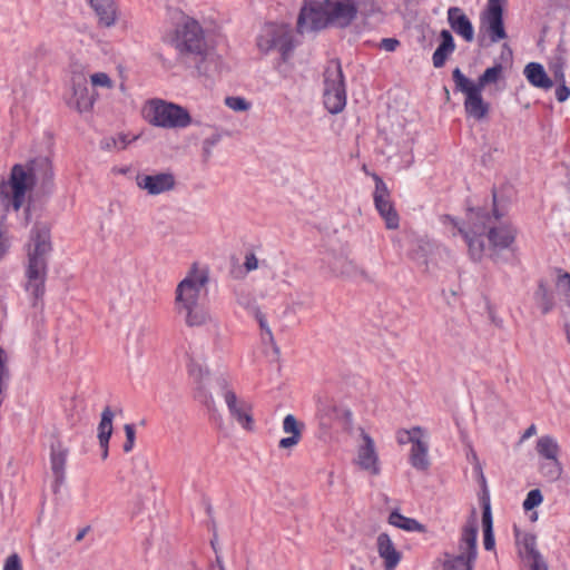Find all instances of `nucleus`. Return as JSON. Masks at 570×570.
I'll return each mask as SVG.
<instances>
[{"label": "nucleus", "mask_w": 570, "mask_h": 570, "mask_svg": "<svg viewBox=\"0 0 570 570\" xmlns=\"http://www.w3.org/2000/svg\"><path fill=\"white\" fill-rule=\"evenodd\" d=\"M499 216H490L480 210H471L468 217V226L461 227L451 216L444 217V224L458 228L463 236L471 257L480 261L485 253L484 239L489 242V247L493 249L510 248L517 235L515 228L508 223L497 225Z\"/></svg>", "instance_id": "1"}, {"label": "nucleus", "mask_w": 570, "mask_h": 570, "mask_svg": "<svg viewBox=\"0 0 570 570\" xmlns=\"http://www.w3.org/2000/svg\"><path fill=\"white\" fill-rule=\"evenodd\" d=\"M53 169L48 157H38L24 164H16L9 178L0 185V196L6 207L18 212L27 202L29 194L38 185L52 180Z\"/></svg>", "instance_id": "2"}, {"label": "nucleus", "mask_w": 570, "mask_h": 570, "mask_svg": "<svg viewBox=\"0 0 570 570\" xmlns=\"http://www.w3.org/2000/svg\"><path fill=\"white\" fill-rule=\"evenodd\" d=\"M208 279L207 271L194 264L176 287L175 311L188 327H199L212 322L210 313L200 303L207 294Z\"/></svg>", "instance_id": "3"}, {"label": "nucleus", "mask_w": 570, "mask_h": 570, "mask_svg": "<svg viewBox=\"0 0 570 570\" xmlns=\"http://www.w3.org/2000/svg\"><path fill=\"white\" fill-rule=\"evenodd\" d=\"M51 252L50 232L43 224H36L31 230L26 265L24 291L35 308L42 311L48 271V256Z\"/></svg>", "instance_id": "4"}, {"label": "nucleus", "mask_w": 570, "mask_h": 570, "mask_svg": "<svg viewBox=\"0 0 570 570\" xmlns=\"http://www.w3.org/2000/svg\"><path fill=\"white\" fill-rule=\"evenodd\" d=\"M169 42L180 57L204 58L208 46L202 26L194 18L181 14L175 29L166 35Z\"/></svg>", "instance_id": "5"}, {"label": "nucleus", "mask_w": 570, "mask_h": 570, "mask_svg": "<svg viewBox=\"0 0 570 570\" xmlns=\"http://www.w3.org/2000/svg\"><path fill=\"white\" fill-rule=\"evenodd\" d=\"M142 116L151 126L164 129H185L193 124V118L185 107L159 98L145 104Z\"/></svg>", "instance_id": "6"}, {"label": "nucleus", "mask_w": 570, "mask_h": 570, "mask_svg": "<svg viewBox=\"0 0 570 570\" xmlns=\"http://www.w3.org/2000/svg\"><path fill=\"white\" fill-rule=\"evenodd\" d=\"M323 99L331 114L341 112L346 105L344 77L338 61H330L325 68Z\"/></svg>", "instance_id": "7"}, {"label": "nucleus", "mask_w": 570, "mask_h": 570, "mask_svg": "<svg viewBox=\"0 0 570 570\" xmlns=\"http://www.w3.org/2000/svg\"><path fill=\"white\" fill-rule=\"evenodd\" d=\"M256 45L263 53L276 49L286 59L294 47L292 30L284 23H265L257 35Z\"/></svg>", "instance_id": "8"}, {"label": "nucleus", "mask_w": 570, "mask_h": 570, "mask_svg": "<svg viewBox=\"0 0 570 570\" xmlns=\"http://www.w3.org/2000/svg\"><path fill=\"white\" fill-rule=\"evenodd\" d=\"M455 90L464 94V110L468 116L481 120L489 112V104L483 100L481 88L474 86V81L468 78L460 68L452 72Z\"/></svg>", "instance_id": "9"}, {"label": "nucleus", "mask_w": 570, "mask_h": 570, "mask_svg": "<svg viewBox=\"0 0 570 570\" xmlns=\"http://www.w3.org/2000/svg\"><path fill=\"white\" fill-rule=\"evenodd\" d=\"M476 527L471 523L464 527L456 556L445 554L443 570H472L476 557Z\"/></svg>", "instance_id": "10"}, {"label": "nucleus", "mask_w": 570, "mask_h": 570, "mask_svg": "<svg viewBox=\"0 0 570 570\" xmlns=\"http://www.w3.org/2000/svg\"><path fill=\"white\" fill-rule=\"evenodd\" d=\"M332 24V18L327 10L325 0L323 2L308 0L301 9L297 29L301 33L318 30Z\"/></svg>", "instance_id": "11"}, {"label": "nucleus", "mask_w": 570, "mask_h": 570, "mask_svg": "<svg viewBox=\"0 0 570 570\" xmlns=\"http://www.w3.org/2000/svg\"><path fill=\"white\" fill-rule=\"evenodd\" d=\"M320 414L327 423H337L346 433L353 432V412L345 399L330 397L321 402Z\"/></svg>", "instance_id": "12"}, {"label": "nucleus", "mask_w": 570, "mask_h": 570, "mask_svg": "<svg viewBox=\"0 0 570 570\" xmlns=\"http://www.w3.org/2000/svg\"><path fill=\"white\" fill-rule=\"evenodd\" d=\"M233 422L242 429H254L253 403L244 394H219Z\"/></svg>", "instance_id": "13"}, {"label": "nucleus", "mask_w": 570, "mask_h": 570, "mask_svg": "<svg viewBox=\"0 0 570 570\" xmlns=\"http://www.w3.org/2000/svg\"><path fill=\"white\" fill-rule=\"evenodd\" d=\"M375 190L373 194L374 205L389 229H396L400 226V216L391 200L390 190L383 179L373 175Z\"/></svg>", "instance_id": "14"}, {"label": "nucleus", "mask_w": 570, "mask_h": 570, "mask_svg": "<svg viewBox=\"0 0 570 570\" xmlns=\"http://www.w3.org/2000/svg\"><path fill=\"white\" fill-rule=\"evenodd\" d=\"M188 373L199 389L219 391L228 389V380L224 373H210L200 358L191 356L188 362Z\"/></svg>", "instance_id": "15"}, {"label": "nucleus", "mask_w": 570, "mask_h": 570, "mask_svg": "<svg viewBox=\"0 0 570 570\" xmlns=\"http://www.w3.org/2000/svg\"><path fill=\"white\" fill-rule=\"evenodd\" d=\"M362 444L357 446L354 464L362 471L371 475H379L381 472L380 458L376 451L374 440L367 434L364 429H360Z\"/></svg>", "instance_id": "16"}, {"label": "nucleus", "mask_w": 570, "mask_h": 570, "mask_svg": "<svg viewBox=\"0 0 570 570\" xmlns=\"http://www.w3.org/2000/svg\"><path fill=\"white\" fill-rule=\"evenodd\" d=\"M136 185L149 196H158L171 191L176 187V178L169 171L138 174Z\"/></svg>", "instance_id": "17"}, {"label": "nucleus", "mask_w": 570, "mask_h": 570, "mask_svg": "<svg viewBox=\"0 0 570 570\" xmlns=\"http://www.w3.org/2000/svg\"><path fill=\"white\" fill-rule=\"evenodd\" d=\"M366 0H325L328 13L332 18V24L336 27H347L356 18L358 8Z\"/></svg>", "instance_id": "18"}, {"label": "nucleus", "mask_w": 570, "mask_h": 570, "mask_svg": "<svg viewBox=\"0 0 570 570\" xmlns=\"http://www.w3.org/2000/svg\"><path fill=\"white\" fill-rule=\"evenodd\" d=\"M71 96L67 105L78 112L90 111L97 99L96 94H91L87 87V80L83 76L73 75L71 78Z\"/></svg>", "instance_id": "19"}, {"label": "nucleus", "mask_w": 570, "mask_h": 570, "mask_svg": "<svg viewBox=\"0 0 570 570\" xmlns=\"http://www.w3.org/2000/svg\"><path fill=\"white\" fill-rule=\"evenodd\" d=\"M481 27L485 29L491 42H499L507 38L503 24L502 4H489L481 16Z\"/></svg>", "instance_id": "20"}, {"label": "nucleus", "mask_w": 570, "mask_h": 570, "mask_svg": "<svg viewBox=\"0 0 570 570\" xmlns=\"http://www.w3.org/2000/svg\"><path fill=\"white\" fill-rule=\"evenodd\" d=\"M87 2L94 10L99 26L111 28L116 24L119 10L115 0H87Z\"/></svg>", "instance_id": "21"}, {"label": "nucleus", "mask_w": 570, "mask_h": 570, "mask_svg": "<svg viewBox=\"0 0 570 570\" xmlns=\"http://www.w3.org/2000/svg\"><path fill=\"white\" fill-rule=\"evenodd\" d=\"M448 22L451 29L466 42L473 41L474 28L461 8L451 7L448 9Z\"/></svg>", "instance_id": "22"}, {"label": "nucleus", "mask_w": 570, "mask_h": 570, "mask_svg": "<svg viewBox=\"0 0 570 570\" xmlns=\"http://www.w3.org/2000/svg\"><path fill=\"white\" fill-rule=\"evenodd\" d=\"M376 550L383 560L385 570H394L402 559V553L396 549L387 533H380L377 535Z\"/></svg>", "instance_id": "23"}, {"label": "nucleus", "mask_w": 570, "mask_h": 570, "mask_svg": "<svg viewBox=\"0 0 570 570\" xmlns=\"http://www.w3.org/2000/svg\"><path fill=\"white\" fill-rule=\"evenodd\" d=\"M68 456V449L57 443L51 446V471L55 478L53 491L58 492L66 479V463Z\"/></svg>", "instance_id": "24"}, {"label": "nucleus", "mask_w": 570, "mask_h": 570, "mask_svg": "<svg viewBox=\"0 0 570 570\" xmlns=\"http://www.w3.org/2000/svg\"><path fill=\"white\" fill-rule=\"evenodd\" d=\"M303 428V423H299L293 414H287L283 420V431L289 436L281 439L278 448L292 449L296 446L302 438Z\"/></svg>", "instance_id": "25"}, {"label": "nucleus", "mask_w": 570, "mask_h": 570, "mask_svg": "<svg viewBox=\"0 0 570 570\" xmlns=\"http://www.w3.org/2000/svg\"><path fill=\"white\" fill-rule=\"evenodd\" d=\"M429 443L425 436H421L420 439H415V442L412 444L411 453H410V462L411 465L420 471H425L430 466L429 460Z\"/></svg>", "instance_id": "26"}, {"label": "nucleus", "mask_w": 570, "mask_h": 570, "mask_svg": "<svg viewBox=\"0 0 570 570\" xmlns=\"http://www.w3.org/2000/svg\"><path fill=\"white\" fill-rule=\"evenodd\" d=\"M441 43L432 56V62L435 68L444 66L448 57L455 50L454 39L449 30H442L440 32Z\"/></svg>", "instance_id": "27"}, {"label": "nucleus", "mask_w": 570, "mask_h": 570, "mask_svg": "<svg viewBox=\"0 0 570 570\" xmlns=\"http://www.w3.org/2000/svg\"><path fill=\"white\" fill-rule=\"evenodd\" d=\"M524 76L537 88L550 89L553 86V81L548 77L542 65L538 62L528 63L524 68Z\"/></svg>", "instance_id": "28"}, {"label": "nucleus", "mask_w": 570, "mask_h": 570, "mask_svg": "<svg viewBox=\"0 0 570 570\" xmlns=\"http://www.w3.org/2000/svg\"><path fill=\"white\" fill-rule=\"evenodd\" d=\"M535 451L543 460L558 459L560 455V446L551 435L540 436L535 444Z\"/></svg>", "instance_id": "29"}, {"label": "nucleus", "mask_w": 570, "mask_h": 570, "mask_svg": "<svg viewBox=\"0 0 570 570\" xmlns=\"http://www.w3.org/2000/svg\"><path fill=\"white\" fill-rule=\"evenodd\" d=\"M482 525H483V544L485 550H492L494 547V535L492 529V513L490 501L485 500L483 502V511H482Z\"/></svg>", "instance_id": "30"}, {"label": "nucleus", "mask_w": 570, "mask_h": 570, "mask_svg": "<svg viewBox=\"0 0 570 570\" xmlns=\"http://www.w3.org/2000/svg\"><path fill=\"white\" fill-rule=\"evenodd\" d=\"M539 471L541 475L549 482H556L561 478L563 473V466L559 458L543 460V462H541L539 465Z\"/></svg>", "instance_id": "31"}, {"label": "nucleus", "mask_w": 570, "mask_h": 570, "mask_svg": "<svg viewBox=\"0 0 570 570\" xmlns=\"http://www.w3.org/2000/svg\"><path fill=\"white\" fill-rule=\"evenodd\" d=\"M390 524L400 528L405 531H416L423 532L424 525L419 521L412 518H407L399 513L397 511H393L389 517Z\"/></svg>", "instance_id": "32"}, {"label": "nucleus", "mask_w": 570, "mask_h": 570, "mask_svg": "<svg viewBox=\"0 0 570 570\" xmlns=\"http://www.w3.org/2000/svg\"><path fill=\"white\" fill-rule=\"evenodd\" d=\"M114 412L109 406L105 407L101 413V420L98 425V441H109L112 434Z\"/></svg>", "instance_id": "33"}, {"label": "nucleus", "mask_w": 570, "mask_h": 570, "mask_svg": "<svg viewBox=\"0 0 570 570\" xmlns=\"http://www.w3.org/2000/svg\"><path fill=\"white\" fill-rule=\"evenodd\" d=\"M564 55L561 51L556 52V55L550 59L548 63L549 71L553 77V82H564Z\"/></svg>", "instance_id": "34"}, {"label": "nucleus", "mask_w": 570, "mask_h": 570, "mask_svg": "<svg viewBox=\"0 0 570 570\" xmlns=\"http://www.w3.org/2000/svg\"><path fill=\"white\" fill-rule=\"evenodd\" d=\"M503 72L502 65L498 63L493 67H490L484 70V72L479 77L478 81H474V86L484 89L487 85L497 82Z\"/></svg>", "instance_id": "35"}, {"label": "nucleus", "mask_w": 570, "mask_h": 570, "mask_svg": "<svg viewBox=\"0 0 570 570\" xmlns=\"http://www.w3.org/2000/svg\"><path fill=\"white\" fill-rule=\"evenodd\" d=\"M556 289L558 295L570 307V274L558 271L556 279Z\"/></svg>", "instance_id": "36"}, {"label": "nucleus", "mask_w": 570, "mask_h": 570, "mask_svg": "<svg viewBox=\"0 0 570 570\" xmlns=\"http://www.w3.org/2000/svg\"><path fill=\"white\" fill-rule=\"evenodd\" d=\"M332 273L336 276H347L353 269V263L346 257L340 256L328 261Z\"/></svg>", "instance_id": "37"}, {"label": "nucleus", "mask_w": 570, "mask_h": 570, "mask_svg": "<svg viewBox=\"0 0 570 570\" xmlns=\"http://www.w3.org/2000/svg\"><path fill=\"white\" fill-rule=\"evenodd\" d=\"M255 320L257 321L258 325H259V328H261V334H265L266 336H269V346L272 347L274 354L276 356L279 355V347L278 345L276 344V341L274 338V335H273V332L267 323V320H266V316L261 312V311H256L255 312Z\"/></svg>", "instance_id": "38"}, {"label": "nucleus", "mask_w": 570, "mask_h": 570, "mask_svg": "<svg viewBox=\"0 0 570 570\" xmlns=\"http://www.w3.org/2000/svg\"><path fill=\"white\" fill-rule=\"evenodd\" d=\"M90 83L95 89H107L110 90L115 87V81L106 72L99 71L94 72L89 76Z\"/></svg>", "instance_id": "39"}, {"label": "nucleus", "mask_w": 570, "mask_h": 570, "mask_svg": "<svg viewBox=\"0 0 570 570\" xmlns=\"http://www.w3.org/2000/svg\"><path fill=\"white\" fill-rule=\"evenodd\" d=\"M424 436V432L420 426L412 428L411 430H399L396 432V440L399 444L414 443L415 439Z\"/></svg>", "instance_id": "40"}, {"label": "nucleus", "mask_w": 570, "mask_h": 570, "mask_svg": "<svg viewBox=\"0 0 570 570\" xmlns=\"http://www.w3.org/2000/svg\"><path fill=\"white\" fill-rule=\"evenodd\" d=\"M535 297L538 301V304L542 311V313H548L552 308V299L549 294V291L543 284L539 285V288L535 293Z\"/></svg>", "instance_id": "41"}, {"label": "nucleus", "mask_w": 570, "mask_h": 570, "mask_svg": "<svg viewBox=\"0 0 570 570\" xmlns=\"http://www.w3.org/2000/svg\"><path fill=\"white\" fill-rule=\"evenodd\" d=\"M8 354L0 347V392L8 387L9 370H8Z\"/></svg>", "instance_id": "42"}, {"label": "nucleus", "mask_w": 570, "mask_h": 570, "mask_svg": "<svg viewBox=\"0 0 570 570\" xmlns=\"http://www.w3.org/2000/svg\"><path fill=\"white\" fill-rule=\"evenodd\" d=\"M225 105L234 111H247L250 108V102L238 96L226 97Z\"/></svg>", "instance_id": "43"}, {"label": "nucleus", "mask_w": 570, "mask_h": 570, "mask_svg": "<svg viewBox=\"0 0 570 570\" xmlns=\"http://www.w3.org/2000/svg\"><path fill=\"white\" fill-rule=\"evenodd\" d=\"M543 501V495L539 489H533L529 491L525 500L523 501V509L525 511H530L535 507L540 505Z\"/></svg>", "instance_id": "44"}, {"label": "nucleus", "mask_w": 570, "mask_h": 570, "mask_svg": "<svg viewBox=\"0 0 570 570\" xmlns=\"http://www.w3.org/2000/svg\"><path fill=\"white\" fill-rule=\"evenodd\" d=\"M146 333H147V327L145 325L139 326V328L135 333L137 356H140L144 352V337H145Z\"/></svg>", "instance_id": "45"}, {"label": "nucleus", "mask_w": 570, "mask_h": 570, "mask_svg": "<svg viewBox=\"0 0 570 570\" xmlns=\"http://www.w3.org/2000/svg\"><path fill=\"white\" fill-rule=\"evenodd\" d=\"M3 570H22L20 557L12 553L4 560Z\"/></svg>", "instance_id": "46"}, {"label": "nucleus", "mask_w": 570, "mask_h": 570, "mask_svg": "<svg viewBox=\"0 0 570 570\" xmlns=\"http://www.w3.org/2000/svg\"><path fill=\"white\" fill-rule=\"evenodd\" d=\"M126 442L124 444V451L130 452L135 443V429L131 424L125 425Z\"/></svg>", "instance_id": "47"}, {"label": "nucleus", "mask_w": 570, "mask_h": 570, "mask_svg": "<svg viewBox=\"0 0 570 570\" xmlns=\"http://www.w3.org/2000/svg\"><path fill=\"white\" fill-rule=\"evenodd\" d=\"M523 547L527 552V558L531 559L534 557V553H540L535 549V538L533 535H527L523 539Z\"/></svg>", "instance_id": "48"}, {"label": "nucleus", "mask_w": 570, "mask_h": 570, "mask_svg": "<svg viewBox=\"0 0 570 570\" xmlns=\"http://www.w3.org/2000/svg\"><path fill=\"white\" fill-rule=\"evenodd\" d=\"M556 98L559 102H564L570 97V88L564 82H557Z\"/></svg>", "instance_id": "49"}, {"label": "nucleus", "mask_w": 570, "mask_h": 570, "mask_svg": "<svg viewBox=\"0 0 570 570\" xmlns=\"http://www.w3.org/2000/svg\"><path fill=\"white\" fill-rule=\"evenodd\" d=\"M470 456H471V460H472V462L474 464V471L476 472V474H478L482 485L485 487L487 481H485V478H484V474H483L482 465H481V463L479 461V458H478L476 453L473 450L470 451Z\"/></svg>", "instance_id": "50"}, {"label": "nucleus", "mask_w": 570, "mask_h": 570, "mask_svg": "<svg viewBox=\"0 0 570 570\" xmlns=\"http://www.w3.org/2000/svg\"><path fill=\"white\" fill-rule=\"evenodd\" d=\"M134 139H135V137L130 138L126 134H118L117 136H114V140L117 142V144H115V149L116 150L125 149Z\"/></svg>", "instance_id": "51"}, {"label": "nucleus", "mask_w": 570, "mask_h": 570, "mask_svg": "<svg viewBox=\"0 0 570 570\" xmlns=\"http://www.w3.org/2000/svg\"><path fill=\"white\" fill-rule=\"evenodd\" d=\"M203 403L208 409V411L210 413V417L218 423L220 421V414L218 413V410H217V407L215 405L214 399L212 396L210 397H206L203 401Z\"/></svg>", "instance_id": "52"}, {"label": "nucleus", "mask_w": 570, "mask_h": 570, "mask_svg": "<svg viewBox=\"0 0 570 570\" xmlns=\"http://www.w3.org/2000/svg\"><path fill=\"white\" fill-rule=\"evenodd\" d=\"M530 560H531V564H530L531 570H548V566L544 562V560L542 559L540 553H534V557L531 558Z\"/></svg>", "instance_id": "53"}, {"label": "nucleus", "mask_w": 570, "mask_h": 570, "mask_svg": "<svg viewBox=\"0 0 570 570\" xmlns=\"http://www.w3.org/2000/svg\"><path fill=\"white\" fill-rule=\"evenodd\" d=\"M400 42L394 38H384L381 40V48L385 51L392 52L399 47Z\"/></svg>", "instance_id": "54"}, {"label": "nucleus", "mask_w": 570, "mask_h": 570, "mask_svg": "<svg viewBox=\"0 0 570 570\" xmlns=\"http://www.w3.org/2000/svg\"><path fill=\"white\" fill-rule=\"evenodd\" d=\"M244 266L247 272L257 269L258 259L256 258V256L253 253L246 255Z\"/></svg>", "instance_id": "55"}, {"label": "nucleus", "mask_w": 570, "mask_h": 570, "mask_svg": "<svg viewBox=\"0 0 570 570\" xmlns=\"http://www.w3.org/2000/svg\"><path fill=\"white\" fill-rule=\"evenodd\" d=\"M9 249V239L4 232L0 228V259L4 257Z\"/></svg>", "instance_id": "56"}, {"label": "nucleus", "mask_w": 570, "mask_h": 570, "mask_svg": "<svg viewBox=\"0 0 570 570\" xmlns=\"http://www.w3.org/2000/svg\"><path fill=\"white\" fill-rule=\"evenodd\" d=\"M115 144L117 142L114 140V137H107L101 141V148L107 150H114Z\"/></svg>", "instance_id": "57"}, {"label": "nucleus", "mask_w": 570, "mask_h": 570, "mask_svg": "<svg viewBox=\"0 0 570 570\" xmlns=\"http://www.w3.org/2000/svg\"><path fill=\"white\" fill-rule=\"evenodd\" d=\"M108 445H109V441H99V446L101 449V459L102 460H106L108 458Z\"/></svg>", "instance_id": "58"}, {"label": "nucleus", "mask_w": 570, "mask_h": 570, "mask_svg": "<svg viewBox=\"0 0 570 570\" xmlns=\"http://www.w3.org/2000/svg\"><path fill=\"white\" fill-rule=\"evenodd\" d=\"M537 433V428L534 424H531L523 433L522 435V440L524 439H529L531 436H533L534 434Z\"/></svg>", "instance_id": "59"}, {"label": "nucleus", "mask_w": 570, "mask_h": 570, "mask_svg": "<svg viewBox=\"0 0 570 570\" xmlns=\"http://www.w3.org/2000/svg\"><path fill=\"white\" fill-rule=\"evenodd\" d=\"M215 563H216L218 570H226L223 558L219 554H216Z\"/></svg>", "instance_id": "60"}, {"label": "nucleus", "mask_w": 570, "mask_h": 570, "mask_svg": "<svg viewBox=\"0 0 570 570\" xmlns=\"http://www.w3.org/2000/svg\"><path fill=\"white\" fill-rule=\"evenodd\" d=\"M564 327H566L567 340L570 343V321H566Z\"/></svg>", "instance_id": "61"}, {"label": "nucleus", "mask_w": 570, "mask_h": 570, "mask_svg": "<svg viewBox=\"0 0 570 570\" xmlns=\"http://www.w3.org/2000/svg\"><path fill=\"white\" fill-rule=\"evenodd\" d=\"M86 531H87L86 529H82L80 532H78V534L76 535V541L82 540V538L86 534Z\"/></svg>", "instance_id": "62"}, {"label": "nucleus", "mask_w": 570, "mask_h": 570, "mask_svg": "<svg viewBox=\"0 0 570 570\" xmlns=\"http://www.w3.org/2000/svg\"><path fill=\"white\" fill-rule=\"evenodd\" d=\"M262 342L266 345H269V336H266L265 334H261Z\"/></svg>", "instance_id": "63"}, {"label": "nucleus", "mask_w": 570, "mask_h": 570, "mask_svg": "<svg viewBox=\"0 0 570 570\" xmlns=\"http://www.w3.org/2000/svg\"><path fill=\"white\" fill-rule=\"evenodd\" d=\"M503 1H504V0H488V3H489V4H493V3H494V4H495V3H497V4H502V3H503Z\"/></svg>", "instance_id": "64"}]
</instances>
